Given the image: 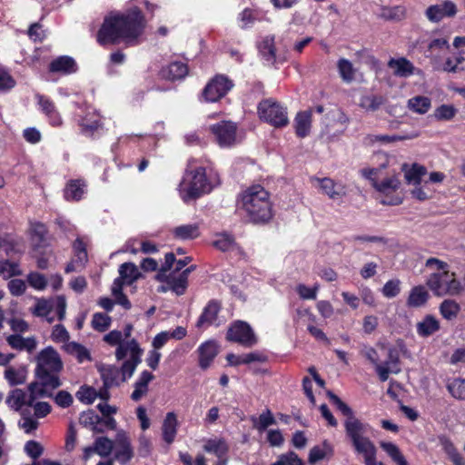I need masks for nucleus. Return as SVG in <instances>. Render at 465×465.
<instances>
[{"instance_id":"obj_1","label":"nucleus","mask_w":465,"mask_h":465,"mask_svg":"<svg viewBox=\"0 0 465 465\" xmlns=\"http://www.w3.org/2000/svg\"><path fill=\"white\" fill-rule=\"evenodd\" d=\"M145 27L143 15L138 8L125 13L110 15L98 31L97 41L100 45L120 44L134 45Z\"/></svg>"},{"instance_id":"obj_2","label":"nucleus","mask_w":465,"mask_h":465,"mask_svg":"<svg viewBox=\"0 0 465 465\" xmlns=\"http://www.w3.org/2000/svg\"><path fill=\"white\" fill-rule=\"evenodd\" d=\"M239 209L253 223H263L272 217L269 193L260 184L250 186L241 193Z\"/></svg>"},{"instance_id":"obj_3","label":"nucleus","mask_w":465,"mask_h":465,"mask_svg":"<svg viewBox=\"0 0 465 465\" xmlns=\"http://www.w3.org/2000/svg\"><path fill=\"white\" fill-rule=\"evenodd\" d=\"M327 395L336 408L346 417L344 428L347 437L357 453H361L375 446L374 443L365 436L371 427L369 423L362 422L353 413L352 410L343 402L337 395L328 391Z\"/></svg>"},{"instance_id":"obj_4","label":"nucleus","mask_w":465,"mask_h":465,"mask_svg":"<svg viewBox=\"0 0 465 465\" xmlns=\"http://www.w3.org/2000/svg\"><path fill=\"white\" fill-rule=\"evenodd\" d=\"M213 188L206 177L205 168L197 164V160L191 159L180 183V193L184 202L199 198L209 193Z\"/></svg>"},{"instance_id":"obj_5","label":"nucleus","mask_w":465,"mask_h":465,"mask_svg":"<svg viewBox=\"0 0 465 465\" xmlns=\"http://www.w3.org/2000/svg\"><path fill=\"white\" fill-rule=\"evenodd\" d=\"M426 284L438 297L456 296L462 291L461 283L456 279L455 273L450 270L431 273Z\"/></svg>"},{"instance_id":"obj_6","label":"nucleus","mask_w":465,"mask_h":465,"mask_svg":"<svg viewBox=\"0 0 465 465\" xmlns=\"http://www.w3.org/2000/svg\"><path fill=\"white\" fill-rule=\"evenodd\" d=\"M128 354L130 358L125 360L119 368L122 380L124 382L134 375L137 366L142 361L143 350L134 339L127 341L124 344H120L116 348L115 358L117 361L124 360Z\"/></svg>"},{"instance_id":"obj_7","label":"nucleus","mask_w":465,"mask_h":465,"mask_svg":"<svg viewBox=\"0 0 465 465\" xmlns=\"http://www.w3.org/2000/svg\"><path fill=\"white\" fill-rule=\"evenodd\" d=\"M258 114L262 120L277 128L286 126L289 123L286 108L271 99L259 104Z\"/></svg>"},{"instance_id":"obj_8","label":"nucleus","mask_w":465,"mask_h":465,"mask_svg":"<svg viewBox=\"0 0 465 465\" xmlns=\"http://www.w3.org/2000/svg\"><path fill=\"white\" fill-rule=\"evenodd\" d=\"M226 338L230 341L237 342L247 348L257 343V338L252 327L242 321H236L231 324Z\"/></svg>"},{"instance_id":"obj_9","label":"nucleus","mask_w":465,"mask_h":465,"mask_svg":"<svg viewBox=\"0 0 465 465\" xmlns=\"http://www.w3.org/2000/svg\"><path fill=\"white\" fill-rule=\"evenodd\" d=\"M233 86L232 82L224 75H216L204 87L203 97L206 102H216L223 97Z\"/></svg>"},{"instance_id":"obj_10","label":"nucleus","mask_w":465,"mask_h":465,"mask_svg":"<svg viewBox=\"0 0 465 465\" xmlns=\"http://www.w3.org/2000/svg\"><path fill=\"white\" fill-rule=\"evenodd\" d=\"M236 124L231 121H222L211 126V131L221 147H230L236 143Z\"/></svg>"},{"instance_id":"obj_11","label":"nucleus","mask_w":465,"mask_h":465,"mask_svg":"<svg viewBox=\"0 0 465 465\" xmlns=\"http://www.w3.org/2000/svg\"><path fill=\"white\" fill-rule=\"evenodd\" d=\"M401 182L395 176L386 178L381 183L373 180V187L386 197L381 200L383 205H399L402 203V197L399 194L389 197V194L400 188Z\"/></svg>"},{"instance_id":"obj_12","label":"nucleus","mask_w":465,"mask_h":465,"mask_svg":"<svg viewBox=\"0 0 465 465\" xmlns=\"http://www.w3.org/2000/svg\"><path fill=\"white\" fill-rule=\"evenodd\" d=\"M63 369V362L58 352L51 346L42 350L37 356V371L59 372Z\"/></svg>"},{"instance_id":"obj_13","label":"nucleus","mask_w":465,"mask_h":465,"mask_svg":"<svg viewBox=\"0 0 465 465\" xmlns=\"http://www.w3.org/2000/svg\"><path fill=\"white\" fill-rule=\"evenodd\" d=\"M114 459L124 465L134 457L130 439L124 432H118L114 442Z\"/></svg>"},{"instance_id":"obj_14","label":"nucleus","mask_w":465,"mask_h":465,"mask_svg":"<svg viewBox=\"0 0 465 465\" xmlns=\"http://www.w3.org/2000/svg\"><path fill=\"white\" fill-rule=\"evenodd\" d=\"M220 311L221 303L215 300L210 301L203 308L196 322V326L198 328H207L211 325L219 326L221 324V321L218 317Z\"/></svg>"},{"instance_id":"obj_15","label":"nucleus","mask_w":465,"mask_h":465,"mask_svg":"<svg viewBox=\"0 0 465 465\" xmlns=\"http://www.w3.org/2000/svg\"><path fill=\"white\" fill-rule=\"evenodd\" d=\"M457 13L456 5L451 1L430 5L426 10V17L431 22H439L445 17H452Z\"/></svg>"},{"instance_id":"obj_16","label":"nucleus","mask_w":465,"mask_h":465,"mask_svg":"<svg viewBox=\"0 0 465 465\" xmlns=\"http://www.w3.org/2000/svg\"><path fill=\"white\" fill-rule=\"evenodd\" d=\"M114 446V442L107 437H98L92 446L86 447L84 450V460H87L94 454L107 457L112 453Z\"/></svg>"},{"instance_id":"obj_17","label":"nucleus","mask_w":465,"mask_h":465,"mask_svg":"<svg viewBox=\"0 0 465 465\" xmlns=\"http://www.w3.org/2000/svg\"><path fill=\"white\" fill-rule=\"evenodd\" d=\"M154 376L148 371H143L134 384V391L131 399L134 401H141L149 391V383L153 380Z\"/></svg>"},{"instance_id":"obj_18","label":"nucleus","mask_w":465,"mask_h":465,"mask_svg":"<svg viewBox=\"0 0 465 465\" xmlns=\"http://www.w3.org/2000/svg\"><path fill=\"white\" fill-rule=\"evenodd\" d=\"M78 124L84 135L91 136L101 127L100 116L94 109H88L84 115L80 116Z\"/></svg>"},{"instance_id":"obj_19","label":"nucleus","mask_w":465,"mask_h":465,"mask_svg":"<svg viewBox=\"0 0 465 465\" xmlns=\"http://www.w3.org/2000/svg\"><path fill=\"white\" fill-rule=\"evenodd\" d=\"M6 341L12 349L25 351L28 353L34 352L37 347V341L34 336L25 338L15 333L7 336Z\"/></svg>"},{"instance_id":"obj_20","label":"nucleus","mask_w":465,"mask_h":465,"mask_svg":"<svg viewBox=\"0 0 465 465\" xmlns=\"http://www.w3.org/2000/svg\"><path fill=\"white\" fill-rule=\"evenodd\" d=\"M360 353L374 365L379 379L381 381H386L388 380L387 369L385 366H381V363H380L378 351L371 346L362 345L360 350Z\"/></svg>"},{"instance_id":"obj_21","label":"nucleus","mask_w":465,"mask_h":465,"mask_svg":"<svg viewBox=\"0 0 465 465\" xmlns=\"http://www.w3.org/2000/svg\"><path fill=\"white\" fill-rule=\"evenodd\" d=\"M178 426L179 422L176 414L173 411L168 412L162 425V436L167 444L174 441Z\"/></svg>"},{"instance_id":"obj_22","label":"nucleus","mask_w":465,"mask_h":465,"mask_svg":"<svg viewBox=\"0 0 465 465\" xmlns=\"http://www.w3.org/2000/svg\"><path fill=\"white\" fill-rule=\"evenodd\" d=\"M388 66L393 71L394 75L398 77H409L415 71V66L412 63L404 57L391 58L388 62Z\"/></svg>"},{"instance_id":"obj_23","label":"nucleus","mask_w":465,"mask_h":465,"mask_svg":"<svg viewBox=\"0 0 465 465\" xmlns=\"http://www.w3.org/2000/svg\"><path fill=\"white\" fill-rule=\"evenodd\" d=\"M188 72L187 64L181 61L172 62L161 71L163 78L172 81L183 79Z\"/></svg>"},{"instance_id":"obj_24","label":"nucleus","mask_w":465,"mask_h":465,"mask_svg":"<svg viewBox=\"0 0 465 465\" xmlns=\"http://www.w3.org/2000/svg\"><path fill=\"white\" fill-rule=\"evenodd\" d=\"M199 365L203 370H206L216 357L218 348L214 341H206L199 348Z\"/></svg>"},{"instance_id":"obj_25","label":"nucleus","mask_w":465,"mask_h":465,"mask_svg":"<svg viewBox=\"0 0 465 465\" xmlns=\"http://www.w3.org/2000/svg\"><path fill=\"white\" fill-rule=\"evenodd\" d=\"M101 377L104 386L107 388L117 387L124 382L122 380L121 371L119 367L108 365L101 370Z\"/></svg>"},{"instance_id":"obj_26","label":"nucleus","mask_w":465,"mask_h":465,"mask_svg":"<svg viewBox=\"0 0 465 465\" xmlns=\"http://www.w3.org/2000/svg\"><path fill=\"white\" fill-rule=\"evenodd\" d=\"M439 320L432 315H426L416 325V331L420 337H429L440 330Z\"/></svg>"},{"instance_id":"obj_27","label":"nucleus","mask_w":465,"mask_h":465,"mask_svg":"<svg viewBox=\"0 0 465 465\" xmlns=\"http://www.w3.org/2000/svg\"><path fill=\"white\" fill-rule=\"evenodd\" d=\"M312 110H307L296 114L294 126L297 136L303 138L309 134L312 124Z\"/></svg>"},{"instance_id":"obj_28","label":"nucleus","mask_w":465,"mask_h":465,"mask_svg":"<svg viewBox=\"0 0 465 465\" xmlns=\"http://www.w3.org/2000/svg\"><path fill=\"white\" fill-rule=\"evenodd\" d=\"M313 183H317L320 186V189L323 193L327 194L331 199L337 200L341 198L343 194L342 188L337 185L330 178H316L313 177L312 179Z\"/></svg>"},{"instance_id":"obj_29","label":"nucleus","mask_w":465,"mask_h":465,"mask_svg":"<svg viewBox=\"0 0 465 465\" xmlns=\"http://www.w3.org/2000/svg\"><path fill=\"white\" fill-rule=\"evenodd\" d=\"M430 298L429 292L422 285L413 287L407 299V305L412 308L424 306Z\"/></svg>"},{"instance_id":"obj_30","label":"nucleus","mask_w":465,"mask_h":465,"mask_svg":"<svg viewBox=\"0 0 465 465\" xmlns=\"http://www.w3.org/2000/svg\"><path fill=\"white\" fill-rule=\"evenodd\" d=\"M226 360L230 365L237 366L240 364H249L252 362H262L266 360V357L258 351H253L242 355H235L233 353H230L226 356Z\"/></svg>"},{"instance_id":"obj_31","label":"nucleus","mask_w":465,"mask_h":465,"mask_svg":"<svg viewBox=\"0 0 465 465\" xmlns=\"http://www.w3.org/2000/svg\"><path fill=\"white\" fill-rule=\"evenodd\" d=\"M77 69L75 61L70 56H60L49 65V70L54 73L72 74Z\"/></svg>"},{"instance_id":"obj_32","label":"nucleus","mask_w":465,"mask_h":465,"mask_svg":"<svg viewBox=\"0 0 465 465\" xmlns=\"http://www.w3.org/2000/svg\"><path fill=\"white\" fill-rule=\"evenodd\" d=\"M449 48L450 45L446 38H435L429 43L426 55L436 62Z\"/></svg>"},{"instance_id":"obj_33","label":"nucleus","mask_w":465,"mask_h":465,"mask_svg":"<svg viewBox=\"0 0 465 465\" xmlns=\"http://www.w3.org/2000/svg\"><path fill=\"white\" fill-rule=\"evenodd\" d=\"M172 232L174 238L186 241L199 237L200 229L197 223L183 224L173 228Z\"/></svg>"},{"instance_id":"obj_34","label":"nucleus","mask_w":465,"mask_h":465,"mask_svg":"<svg viewBox=\"0 0 465 465\" xmlns=\"http://www.w3.org/2000/svg\"><path fill=\"white\" fill-rule=\"evenodd\" d=\"M5 401L11 409L20 411L23 406H28V393L21 389H15L10 391Z\"/></svg>"},{"instance_id":"obj_35","label":"nucleus","mask_w":465,"mask_h":465,"mask_svg":"<svg viewBox=\"0 0 465 465\" xmlns=\"http://www.w3.org/2000/svg\"><path fill=\"white\" fill-rule=\"evenodd\" d=\"M86 184L83 180H72L64 190L67 200L79 201L85 193Z\"/></svg>"},{"instance_id":"obj_36","label":"nucleus","mask_w":465,"mask_h":465,"mask_svg":"<svg viewBox=\"0 0 465 465\" xmlns=\"http://www.w3.org/2000/svg\"><path fill=\"white\" fill-rule=\"evenodd\" d=\"M259 52L262 58L270 64H273L275 61V45L274 36L267 35L258 45Z\"/></svg>"},{"instance_id":"obj_37","label":"nucleus","mask_w":465,"mask_h":465,"mask_svg":"<svg viewBox=\"0 0 465 465\" xmlns=\"http://www.w3.org/2000/svg\"><path fill=\"white\" fill-rule=\"evenodd\" d=\"M337 69L344 83L350 84L355 79L356 69L350 60L346 58L339 59L337 62Z\"/></svg>"},{"instance_id":"obj_38","label":"nucleus","mask_w":465,"mask_h":465,"mask_svg":"<svg viewBox=\"0 0 465 465\" xmlns=\"http://www.w3.org/2000/svg\"><path fill=\"white\" fill-rule=\"evenodd\" d=\"M119 278H121L126 284H132L135 282L140 272L137 266L133 262H124L119 267Z\"/></svg>"},{"instance_id":"obj_39","label":"nucleus","mask_w":465,"mask_h":465,"mask_svg":"<svg viewBox=\"0 0 465 465\" xmlns=\"http://www.w3.org/2000/svg\"><path fill=\"white\" fill-rule=\"evenodd\" d=\"M64 350L69 354L76 357L77 361L80 363L85 361H91V355L89 351L84 346L75 341L66 342L64 344Z\"/></svg>"},{"instance_id":"obj_40","label":"nucleus","mask_w":465,"mask_h":465,"mask_svg":"<svg viewBox=\"0 0 465 465\" xmlns=\"http://www.w3.org/2000/svg\"><path fill=\"white\" fill-rule=\"evenodd\" d=\"M252 421L253 428L259 432H262L266 430L269 426L276 424V420L269 409H266L258 418L252 417Z\"/></svg>"},{"instance_id":"obj_41","label":"nucleus","mask_w":465,"mask_h":465,"mask_svg":"<svg viewBox=\"0 0 465 465\" xmlns=\"http://www.w3.org/2000/svg\"><path fill=\"white\" fill-rule=\"evenodd\" d=\"M57 373L58 372L35 371L38 381H40L51 392L61 385Z\"/></svg>"},{"instance_id":"obj_42","label":"nucleus","mask_w":465,"mask_h":465,"mask_svg":"<svg viewBox=\"0 0 465 465\" xmlns=\"http://www.w3.org/2000/svg\"><path fill=\"white\" fill-rule=\"evenodd\" d=\"M439 309L444 319L451 321L458 316L460 311V305L454 300L446 299L440 304Z\"/></svg>"},{"instance_id":"obj_43","label":"nucleus","mask_w":465,"mask_h":465,"mask_svg":"<svg viewBox=\"0 0 465 465\" xmlns=\"http://www.w3.org/2000/svg\"><path fill=\"white\" fill-rule=\"evenodd\" d=\"M28 406H32L38 398L51 397L52 392L49 391L40 381L33 382L28 386Z\"/></svg>"},{"instance_id":"obj_44","label":"nucleus","mask_w":465,"mask_h":465,"mask_svg":"<svg viewBox=\"0 0 465 465\" xmlns=\"http://www.w3.org/2000/svg\"><path fill=\"white\" fill-rule=\"evenodd\" d=\"M380 445L395 463L398 465H408L407 460L396 444L392 442L381 441Z\"/></svg>"},{"instance_id":"obj_45","label":"nucleus","mask_w":465,"mask_h":465,"mask_svg":"<svg viewBox=\"0 0 465 465\" xmlns=\"http://www.w3.org/2000/svg\"><path fill=\"white\" fill-rule=\"evenodd\" d=\"M447 390L457 400H465V379L454 378L448 381Z\"/></svg>"},{"instance_id":"obj_46","label":"nucleus","mask_w":465,"mask_h":465,"mask_svg":"<svg viewBox=\"0 0 465 465\" xmlns=\"http://www.w3.org/2000/svg\"><path fill=\"white\" fill-rule=\"evenodd\" d=\"M203 450L206 452L213 453L218 459H222L226 456L228 447L223 440H209L203 446Z\"/></svg>"},{"instance_id":"obj_47","label":"nucleus","mask_w":465,"mask_h":465,"mask_svg":"<svg viewBox=\"0 0 465 465\" xmlns=\"http://www.w3.org/2000/svg\"><path fill=\"white\" fill-rule=\"evenodd\" d=\"M426 168L418 163H414L411 168L405 171L404 177L408 183L420 185L421 178L426 174Z\"/></svg>"},{"instance_id":"obj_48","label":"nucleus","mask_w":465,"mask_h":465,"mask_svg":"<svg viewBox=\"0 0 465 465\" xmlns=\"http://www.w3.org/2000/svg\"><path fill=\"white\" fill-rule=\"evenodd\" d=\"M399 352L395 348H390L388 350L387 360L381 364V366H385L388 372V377L390 373H399L401 371V368L399 367Z\"/></svg>"},{"instance_id":"obj_49","label":"nucleus","mask_w":465,"mask_h":465,"mask_svg":"<svg viewBox=\"0 0 465 465\" xmlns=\"http://www.w3.org/2000/svg\"><path fill=\"white\" fill-rule=\"evenodd\" d=\"M430 105V100L428 97L420 95L411 98L408 102L409 108L420 114L427 113Z\"/></svg>"},{"instance_id":"obj_50","label":"nucleus","mask_w":465,"mask_h":465,"mask_svg":"<svg viewBox=\"0 0 465 465\" xmlns=\"http://www.w3.org/2000/svg\"><path fill=\"white\" fill-rule=\"evenodd\" d=\"M5 379L11 385L23 384L25 381V371L24 369H15L14 367H7L5 371Z\"/></svg>"},{"instance_id":"obj_51","label":"nucleus","mask_w":465,"mask_h":465,"mask_svg":"<svg viewBox=\"0 0 465 465\" xmlns=\"http://www.w3.org/2000/svg\"><path fill=\"white\" fill-rule=\"evenodd\" d=\"M332 448L326 441L323 443L322 447L315 446L313 447L309 453V463L315 464L317 461L323 460L328 455L331 454Z\"/></svg>"},{"instance_id":"obj_52","label":"nucleus","mask_w":465,"mask_h":465,"mask_svg":"<svg viewBox=\"0 0 465 465\" xmlns=\"http://www.w3.org/2000/svg\"><path fill=\"white\" fill-rule=\"evenodd\" d=\"M405 8L401 5L392 7H382L381 10V17L390 21H401L405 17Z\"/></svg>"},{"instance_id":"obj_53","label":"nucleus","mask_w":465,"mask_h":465,"mask_svg":"<svg viewBox=\"0 0 465 465\" xmlns=\"http://www.w3.org/2000/svg\"><path fill=\"white\" fill-rule=\"evenodd\" d=\"M187 282L188 278L185 277V274L179 273L177 276L172 274L168 280V286L177 295H182L187 288Z\"/></svg>"},{"instance_id":"obj_54","label":"nucleus","mask_w":465,"mask_h":465,"mask_svg":"<svg viewBox=\"0 0 465 465\" xmlns=\"http://www.w3.org/2000/svg\"><path fill=\"white\" fill-rule=\"evenodd\" d=\"M385 100L381 95H364L361 98L360 106L367 111H376L384 104Z\"/></svg>"},{"instance_id":"obj_55","label":"nucleus","mask_w":465,"mask_h":465,"mask_svg":"<svg viewBox=\"0 0 465 465\" xmlns=\"http://www.w3.org/2000/svg\"><path fill=\"white\" fill-rule=\"evenodd\" d=\"M112 319L105 313L96 312L93 315L91 325L94 330L104 332L111 326Z\"/></svg>"},{"instance_id":"obj_56","label":"nucleus","mask_w":465,"mask_h":465,"mask_svg":"<svg viewBox=\"0 0 465 465\" xmlns=\"http://www.w3.org/2000/svg\"><path fill=\"white\" fill-rule=\"evenodd\" d=\"M21 274L22 271L20 270L17 262H10L8 260L0 262V276L2 275L5 279H8Z\"/></svg>"},{"instance_id":"obj_57","label":"nucleus","mask_w":465,"mask_h":465,"mask_svg":"<svg viewBox=\"0 0 465 465\" xmlns=\"http://www.w3.org/2000/svg\"><path fill=\"white\" fill-rule=\"evenodd\" d=\"M39 425V422L31 417L30 411L24 410L22 411V418L19 420V426L25 430V433L35 431Z\"/></svg>"},{"instance_id":"obj_58","label":"nucleus","mask_w":465,"mask_h":465,"mask_svg":"<svg viewBox=\"0 0 465 465\" xmlns=\"http://www.w3.org/2000/svg\"><path fill=\"white\" fill-rule=\"evenodd\" d=\"M213 245L222 252L232 251L236 246L233 237L226 233L219 234Z\"/></svg>"},{"instance_id":"obj_59","label":"nucleus","mask_w":465,"mask_h":465,"mask_svg":"<svg viewBox=\"0 0 465 465\" xmlns=\"http://www.w3.org/2000/svg\"><path fill=\"white\" fill-rule=\"evenodd\" d=\"M100 420V417L94 411H84L80 416V423L85 427H91L94 431H101L97 427Z\"/></svg>"},{"instance_id":"obj_60","label":"nucleus","mask_w":465,"mask_h":465,"mask_svg":"<svg viewBox=\"0 0 465 465\" xmlns=\"http://www.w3.org/2000/svg\"><path fill=\"white\" fill-rule=\"evenodd\" d=\"M272 465H304V462L294 451L281 454Z\"/></svg>"},{"instance_id":"obj_61","label":"nucleus","mask_w":465,"mask_h":465,"mask_svg":"<svg viewBox=\"0 0 465 465\" xmlns=\"http://www.w3.org/2000/svg\"><path fill=\"white\" fill-rule=\"evenodd\" d=\"M457 113V109L453 105L442 104L434 112V117L439 121L451 120Z\"/></svg>"},{"instance_id":"obj_62","label":"nucleus","mask_w":465,"mask_h":465,"mask_svg":"<svg viewBox=\"0 0 465 465\" xmlns=\"http://www.w3.org/2000/svg\"><path fill=\"white\" fill-rule=\"evenodd\" d=\"M27 282L31 287L39 291L45 290L47 285L45 275L36 272H30L27 275Z\"/></svg>"},{"instance_id":"obj_63","label":"nucleus","mask_w":465,"mask_h":465,"mask_svg":"<svg viewBox=\"0 0 465 465\" xmlns=\"http://www.w3.org/2000/svg\"><path fill=\"white\" fill-rule=\"evenodd\" d=\"M401 282L399 280L388 281L383 288L382 294L387 298L396 297L401 292Z\"/></svg>"},{"instance_id":"obj_64","label":"nucleus","mask_w":465,"mask_h":465,"mask_svg":"<svg viewBox=\"0 0 465 465\" xmlns=\"http://www.w3.org/2000/svg\"><path fill=\"white\" fill-rule=\"evenodd\" d=\"M51 337L55 342H66L68 341L70 335L63 324H56L53 328Z\"/></svg>"}]
</instances>
